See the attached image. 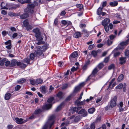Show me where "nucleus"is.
<instances>
[{
	"label": "nucleus",
	"mask_w": 129,
	"mask_h": 129,
	"mask_svg": "<svg viewBox=\"0 0 129 129\" xmlns=\"http://www.w3.org/2000/svg\"><path fill=\"white\" fill-rule=\"evenodd\" d=\"M117 97L114 96L113 99H111L110 102V106L111 108H113L116 106L117 105Z\"/></svg>",
	"instance_id": "nucleus-4"
},
{
	"label": "nucleus",
	"mask_w": 129,
	"mask_h": 129,
	"mask_svg": "<svg viewBox=\"0 0 129 129\" xmlns=\"http://www.w3.org/2000/svg\"><path fill=\"white\" fill-rule=\"evenodd\" d=\"M114 67V65L113 64H111L108 67V69L109 70H111Z\"/></svg>",
	"instance_id": "nucleus-52"
},
{
	"label": "nucleus",
	"mask_w": 129,
	"mask_h": 129,
	"mask_svg": "<svg viewBox=\"0 0 129 129\" xmlns=\"http://www.w3.org/2000/svg\"><path fill=\"white\" fill-rule=\"evenodd\" d=\"M123 84L120 83L116 87V88L117 89H120L123 87Z\"/></svg>",
	"instance_id": "nucleus-34"
},
{
	"label": "nucleus",
	"mask_w": 129,
	"mask_h": 129,
	"mask_svg": "<svg viewBox=\"0 0 129 129\" xmlns=\"http://www.w3.org/2000/svg\"><path fill=\"white\" fill-rule=\"evenodd\" d=\"M4 98L6 100H8V94L7 93L5 94Z\"/></svg>",
	"instance_id": "nucleus-64"
},
{
	"label": "nucleus",
	"mask_w": 129,
	"mask_h": 129,
	"mask_svg": "<svg viewBox=\"0 0 129 129\" xmlns=\"http://www.w3.org/2000/svg\"><path fill=\"white\" fill-rule=\"evenodd\" d=\"M63 93L61 92H59L57 94V96L59 99L62 98L63 96Z\"/></svg>",
	"instance_id": "nucleus-26"
},
{
	"label": "nucleus",
	"mask_w": 129,
	"mask_h": 129,
	"mask_svg": "<svg viewBox=\"0 0 129 129\" xmlns=\"http://www.w3.org/2000/svg\"><path fill=\"white\" fill-rule=\"evenodd\" d=\"M95 46L94 44L90 45L89 46L88 49L89 50H91Z\"/></svg>",
	"instance_id": "nucleus-47"
},
{
	"label": "nucleus",
	"mask_w": 129,
	"mask_h": 129,
	"mask_svg": "<svg viewBox=\"0 0 129 129\" xmlns=\"http://www.w3.org/2000/svg\"><path fill=\"white\" fill-rule=\"evenodd\" d=\"M41 91L43 93H45L47 92V90L45 86L41 87Z\"/></svg>",
	"instance_id": "nucleus-23"
},
{
	"label": "nucleus",
	"mask_w": 129,
	"mask_h": 129,
	"mask_svg": "<svg viewBox=\"0 0 129 129\" xmlns=\"http://www.w3.org/2000/svg\"><path fill=\"white\" fill-rule=\"evenodd\" d=\"M106 4L107 2L106 1L103 2L102 4V6L101 8L103 9V8L106 5Z\"/></svg>",
	"instance_id": "nucleus-43"
},
{
	"label": "nucleus",
	"mask_w": 129,
	"mask_h": 129,
	"mask_svg": "<svg viewBox=\"0 0 129 129\" xmlns=\"http://www.w3.org/2000/svg\"><path fill=\"white\" fill-rule=\"evenodd\" d=\"M104 26V28L106 32H108L109 30V26L108 25H103Z\"/></svg>",
	"instance_id": "nucleus-29"
},
{
	"label": "nucleus",
	"mask_w": 129,
	"mask_h": 129,
	"mask_svg": "<svg viewBox=\"0 0 129 129\" xmlns=\"http://www.w3.org/2000/svg\"><path fill=\"white\" fill-rule=\"evenodd\" d=\"M6 59L4 58L0 60V65L1 66H3L5 62L6 64H5L6 67L8 66V62L6 60Z\"/></svg>",
	"instance_id": "nucleus-10"
},
{
	"label": "nucleus",
	"mask_w": 129,
	"mask_h": 129,
	"mask_svg": "<svg viewBox=\"0 0 129 129\" xmlns=\"http://www.w3.org/2000/svg\"><path fill=\"white\" fill-rule=\"evenodd\" d=\"M109 59V57H107L104 60V61L106 63L107 62Z\"/></svg>",
	"instance_id": "nucleus-59"
},
{
	"label": "nucleus",
	"mask_w": 129,
	"mask_h": 129,
	"mask_svg": "<svg viewBox=\"0 0 129 129\" xmlns=\"http://www.w3.org/2000/svg\"><path fill=\"white\" fill-rule=\"evenodd\" d=\"M33 32L35 33V37L37 38L36 40L38 42L37 43L38 45H40L42 44L43 38L40 34L38 28H37L33 30Z\"/></svg>",
	"instance_id": "nucleus-2"
},
{
	"label": "nucleus",
	"mask_w": 129,
	"mask_h": 129,
	"mask_svg": "<svg viewBox=\"0 0 129 129\" xmlns=\"http://www.w3.org/2000/svg\"><path fill=\"white\" fill-rule=\"evenodd\" d=\"M99 71L96 68H95L93 70L91 74L89 76L86 80V81L91 79H93L94 76Z\"/></svg>",
	"instance_id": "nucleus-5"
},
{
	"label": "nucleus",
	"mask_w": 129,
	"mask_h": 129,
	"mask_svg": "<svg viewBox=\"0 0 129 129\" xmlns=\"http://www.w3.org/2000/svg\"><path fill=\"white\" fill-rule=\"evenodd\" d=\"M58 19L57 18H56L54 20V25H56L58 23Z\"/></svg>",
	"instance_id": "nucleus-54"
},
{
	"label": "nucleus",
	"mask_w": 129,
	"mask_h": 129,
	"mask_svg": "<svg viewBox=\"0 0 129 129\" xmlns=\"http://www.w3.org/2000/svg\"><path fill=\"white\" fill-rule=\"evenodd\" d=\"M46 47L44 46L40 47V46H38L35 49V51L34 54L32 53L30 55V57L31 59H34L36 56H39L42 54L43 56V52L45 50Z\"/></svg>",
	"instance_id": "nucleus-1"
},
{
	"label": "nucleus",
	"mask_w": 129,
	"mask_h": 129,
	"mask_svg": "<svg viewBox=\"0 0 129 129\" xmlns=\"http://www.w3.org/2000/svg\"><path fill=\"white\" fill-rule=\"evenodd\" d=\"M30 59L28 57H27L22 60V62L24 63H26L27 64L29 63Z\"/></svg>",
	"instance_id": "nucleus-24"
},
{
	"label": "nucleus",
	"mask_w": 129,
	"mask_h": 129,
	"mask_svg": "<svg viewBox=\"0 0 129 129\" xmlns=\"http://www.w3.org/2000/svg\"><path fill=\"white\" fill-rule=\"evenodd\" d=\"M109 37L110 40H113L116 37V35H112L110 36Z\"/></svg>",
	"instance_id": "nucleus-42"
},
{
	"label": "nucleus",
	"mask_w": 129,
	"mask_h": 129,
	"mask_svg": "<svg viewBox=\"0 0 129 129\" xmlns=\"http://www.w3.org/2000/svg\"><path fill=\"white\" fill-rule=\"evenodd\" d=\"M9 49H10L11 48V41L10 40H9Z\"/></svg>",
	"instance_id": "nucleus-55"
},
{
	"label": "nucleus",
	"mask_w": 129,
	"mask_h": 129,
	"mask_svg": "<svg viewBox=\"0 0 129 129\" xmlns=\"http://www.w3.org/2000/svg\"><path fill=\"white\" fill-rule=\"evenodd\" d=\"M61 23L64 25H71V22L69 21H66L65 20H63L61 21Z\"/></svg>",
	"instance_id": "nucleus-13"
},
{
	"label": "nucleus",
	"mask_w": 129,
	"mask_h": 129,
	"mask_svg": "<svg viewBox=\"0 0 129 129\" xmlns=\"http://www.w3.org/2000/svg\"><path fill=\"white\" fill-rule=\"evenodd\" d=\"M104 64L103 63H100L98 66V67L99 69H101L104 67Z\"/></svg>",
	"instance_id": "nucleus-38"
},
{
	"label": "nucleus",
	"mask_w": 129,
	"mask_h": 129,
	"mask_svg": "<svg viewBox=\"0 0 129 129\" xmlns=\"http://www.w3.org/2000/svg\"><path fill=\"white\" fill-rule=\"evenodd\" d=\"M54 100V98L53 97H51L49 98L47 102L48 103H51Z\"/></svg>",
	"instance_id": "nucleus-40"
},
{
	"label": "nucleus",
	"mask_w": 129,
	"mask_h": 129,
	"mask_svg": "<svg viewBox=\"0 0 129 129\" xmlns=\"http://www.w3.org/2000/svg\"><path fill=\"white\" fill-rule=\"evenodd\" d=\"M120 61V63L121 64L124 63L126 61V59L125 57H121L119 59Z\"/></svg>",
	"instance_id": "nucleus-15"
},
{
	"label": "nucleus",
	"mask_w": 129,
	"mask_h": 129,
	"mask_svg": "<svg viewBox=\"0 0 129 129\" xmlns=\"http://www.w3.org/2000/svg\"><path fill=\"white\" fill-rule=\"evenodd\" d=\"M34 7V5H28L26 9L27 12L28 13H33Z\"/></svg>",
	"instance_id": "nucleus-8"
},
{
	"label": "nucleus",
	"mask_w": 129,
	"mask_h": 129,
	"mask_svg": "<svg viewBox=\"0 0 129 129\" xmlns=\"http://www.w3.org/2000/svg\"><path fill=\"white\" fill-rule=\"evenodd\" d=\"M22 26L23 27H25L26 29L28 30L32 28V26L29 24L28 20H26L23 22Z\"/></svg>",
	"instance_id": "nucleus-7"
},
{
	"label": "nucleus",
	"mask_w": 129,
	"mask_h": 129,
	"mask_svg": "<svg viewBox=\"0 0 129 129\" xmlns=\"http://www.w3.org/2000/svg\"><path fill=\"white\" fill-rule=\"evenodd\" d=\"M102 98H98L97 100L96 101V103H98L99 102H100L102 100Z\"/></svg>",
	"instance_id": "nucleus-62"
},
{
	"label": "nucleus",
	"mask_w": 129,
	"mask_h": 129,
	"mask_svg": "<svg viewBox=\"0 0 129 129\" xmlns=\"http://www.w3.org/2000/svg\"><path fill=\"white\" fill-rule=\"evenodd\" d=\"M9 15L11 16H18L17 14H15L12 12H10L9 13Z\"/></svg>",
	"instance_id": "nucleus-36"
},
{
	"label": "nucleus",
	"mask_w": 129,
	"mask_h": 129,
	"mask_svg": "<svg viewBox=\"0 0 129 129\" xmlns=\"http://www.w3.org/2000/svg\"><path fill=\"white\" fill-rule=\"evenodd\" d=\"M69 118H68L67 119H66V121H65V125H67L68 124H69Z\"/></svg>",
	"instance_id": "nucleus-50"
},
{
	"label": "nucleus",
	"mask_w": 129,
	"mask_h": 129,
	"mask_svg": "<svg viewBox=\"0 0 129 129\" xmlns=\"http://www.w3.org/2000/svg\"><path fill=\"white\" fill-rule=\"evenodd\" d=\"M120 54V53L119 52H117L114 53V55L115 57H116L118 56Z\"/></svg>",
	"instance_id": "nucleus-61"
},
{
	"label": "nucleus",
	"mask_w": 129,
	"mask_h": 129,
	"mask_svg": "<svg viewBox=\"0 0 129 129\" xmlns=\"http://www.w3.org/2000/svg\"><path fill=\"white\" fill-rule=\"evenodd\" d=\"M115 80V78H113L111 80V82H110L109 85V87H110L111 86V84L112 83H113V82Z\"/></svg>",
	"instance_id": "nucleus-58"
},
{
	"label": "nucleus",
	"mask_w": 129,
	"mask_h": 129,
	"mask_svg": "<svg viewBox=\"0 0 129 129\" xmlns=\"http://www.w3.org/2000/svg\"><path fill=\"white\" fill-rule=\"evenodd\" d=\"M103 9H102L101 7H99L97 10V14L98 15H101L102 11Z\"/></svg>",
	"instance_id": "nucleus-30"
},
{
	"label": "nucleus",
	"mask_w": 129,
	"mask_h": 129,
	"mask_svg": "<svg viewBox=\"0 0 129 129\" xmlns=\"http://www.w3.org/2000/svg\"><path fill=\"white\" fill-rule=\"evenodd\" d=\"M15 120L17 123L19 124L23 123L26 122V121H23V119L21 118H19L18 117L15 118Z\"/></svg>",
	"instance_id": "nucleus-9"
},
{
	"label": "nucleus",
	"mask_w": 129,
	"mask_h": 129,
	"mask_svg": "<svg viewBox=\"0 0 129 129\" xmlns=\"http://www.w3.org/2000/svg\"><path fill=\"white\" fill-rule=\"evenodd\" d=\"M10 29L12 31H16V28L14 27H11Z\"/></svg>",
	"instance_id": "nucleus-60"
},
{
	"label": "nucleus",
	"mask_w": 129,
	"mask_h": 129,
	"mask_svg": "<svg viewBox=\"0 0 129 129\" xmlns=\"http://www.w3.org/2000/svg\"><path fill=\"white\" fill-rule=\"evenodd\" d=\"M110 22V20L108 18H106L102 22V25L103 26L108 25V23Z\"/></svg>",
	"instance_id": "nucleus-12"
},
{
	"label": "nucleus",
	"mask_w": 129,
	"mask_h": 129,
	"mask_svg": "<svg viewBox=\"0 0 129 129\" xmlns=\"http://www.w3.org/2000/svg\"><path fill=\"white\" fill-rule=\"evenodd\" d=\"M118 4V3L117 1H114L110 2V5L112 7H114L116 6Z\"/></svg>",
	"instance_id": "nucleus-22"
},
{
	"label": "nucleus",
	"mask_w": 129,
	"mask_h": 129,
	"mask_svg": "<svg viewBox=\"0 0 129 129\" xmlns=\"http://www.w3.org/2000/svg\"><path fill=\"white\" fill-rule=\"evenodd\" d=\"M17 65L20 66L21 68H24L26 66V65L23 63L19 62L18 63Z\"/></svg>",
	"instance_id": "nucleus-20"
},
{
	"label": "nucleus",
	"mask_w": 129,
	"mask_h": 129,
	"mask_svg": "<svg viewBox=\"0 0 129 129\" xmlns=\"http://www.w3.org/2000/svg\"><path fill=\"white\" fill-rule=\"evenodd\" d=\"M2 34L3 36L4 37L8 34V32L5 31H3L2 32Z\"/></svg>",
	"instance_id": "nucleus-51"
},
{
	"label": "nucleus",
	"mask_w": 129,
	"mask_h": 129,
	"mask_svg": "<svg viewBox=\"0 0 129 129\" xmlns=\"http://www.w3.org/2000/svg\"><path fill=\"white\" fill-rule=\"evenodd\" d=\"M95 111V109L92 108L89 109L88 110V112L90 113H92Z\"/></svg>",
	"instance_id": "nucleus-32"
},
{
	"label": "nucleus",
	"mask_w": 129,
	"mask_h": 129,
	"mask_svg": "<svg viewBox=\"0 0 129 129\" xmlns=\"http://www.w3.org/2000/svg\"><path fill=\"white\" fill-rule=\"evenodd\" d=\"M55 117L54 115H52L50 117L49 121L47 122L45 125L43 126V129H46L48 127H49L50 129L52 126L54 124V122H51V120Z\"/></svg>",
	"instance_id": "nucleus-3"
},
{
	"label": "nucleus",
	"mask_w": 129,
	"mask_h": 129,
	"mask_svg": "<svg viewBox=\"0 0 129 129\" xmlns=\"http://www.w3.org/2000/svg\"><path fill=\"white\" fill-rule=\"evenodd\" d=\"M68 86V84H64L62 86V89H63L66 88Z\"/></svg>",
	"instance_id": "nucleus-56"
},
{
	"label": "nucleus",
	"mask_w": 129,
	"mask_h": 129,
	"mask_svg": "<svg viewBox=\"0 0 129 129\" xmlns=\"http://www.w3.org/2000/svg\"><path fill=\"white\" fill-rule=\"evenodd\" d=\"M30 83L33 85H34L36 84V81L35 82L34 80H30Z\"/></svg>",
	"instance_id": "nucleus-53"
},
{
	"label": "nucleus",
	"mask_w": 129,
	"mask_h": 129,
	"mask_svg": "<svg viewBox=\"0 0 129 129\" xmlns=\"http://www.w3.org/2000/svg\"><path fill=\"white\" fill-rule=\"evenodd\" d=\"M81 36L80 33L79 32H75L74 34V37L75 38H78L79 37Z\"/></svg>",
	"instance_id": "nucleus-17"
},
{
	"label": "nucleus",
	"mask_w": 129,
	"mask_h": 129,
	"mask_svg": "<svg viewBox=\"0 0 129 129\" xmlns=\"http://www.w3.org/2000/svg\"><path fill=\"white\" fill-rule=\"evenodd\" d=\"M128 44L126 40L125 42H123L120 43V45H118V47L114 49V51H116V50H119L120 49H123L124 48L123 46Z\"/></svg>",
	"instance_id": "nucleus-6"
},
{
	"label": "nucleus",
	"mask_w": 129,
	"mask_h": 129,
	"mask_svg": "<svg viewBox=\"0 0 129 129\" xmlns=\"http://www.w3.org/2000/svg\"><path fill=\"white\" fill-rule=\"evenodd\" d=\"M21 87L19 85H17L15 88V89L16 91H17L19 90Z\"/></svg>",
	"instance_id": "nucleus-46"
},
{
	"label": "nucleus",
	"mask_w": 129,
	"mask_h": 129,
	"mask_svg": "<svg viewBox=\"0 0 129 129\" xmlns=\"http://www.w3.org/2000/svg\"><path fill=\"white\" fill-rule=\"evenodd\" d=\"M79 114H81L82 116L83 117L86 116L87 115V112L84 109H82L78 112Z\"/></svg>",
	"instance_id": "nucleus-11"
},
{
	"label": "nucleus",
	"mask_w": 129,
	"mask_h": 129,
	"mask_svg": "<svg viewBox=\"0 0 129 129\" xmlns=\"http://www.w3.org/2000/svg\"><path fill=\"white\" fill-rule=\"evenodd\" d=\"M91 54L94 57L96 56L97 54V52L95 51H93L91 52Z\"/></svg>",
	"instance_id": "nucleus-37"
},
{
	"label": "nucleus",
	"mask_w": 129,
	"mask_h": 129,
	"mask_svg": "<svg viewBox=\"0 0 129 129\" xmlns=\"http://www.w3.org/2000/svg\"><path fill=\"white\" fill-rule=\"evenodd\" d=\"M1 6L2 7L1 9H5L6 7L5 6V3L4 2H2L1 4Z\"/></svg>",
	"instance_id": "nucleus-39"
},
{
	"label": "nucleus",
	"mask_w": 129,
	"mask_h": 129,
	"mask_svg": "<svg viewBox=\"0 0 129 129\" xmlns=\"http://www.w3.org/2000/svg\"><path fill=\"white\" fill-rule=\"evenodd\" d=\"M63 103H61L59 105L56 109V111H58L60 110L62 108V106L63 105Z\"/></svg>",
	"instance_id": "nucleus-33"
},
{
	"label": "nucleus",
	"mask_w": 129,
	"mask_h": 129,
	"mask_svg": "<svg viewBox=\"0 0 129 129\" xmlns=\"http://www.w3.org/2000/svg\"><path fill=\"white\" fill-rule=\"evenodd\" d=\"M41 112V110L40 109H38L35 111L34 113L35 114H37Z\"/></svg>",
	"instance_id": "nucleus-49"
},
{
	"label": "nucleus",
	"mask_w": 129,
	"mask_h": 129,
	"mask_svg": "<svg viewBox=\"0 0 129 129\" xmlns=\"http://www.w3.org/2000/svg\"><path fill=\"white\" fill-rule=\"evenodd\" d=\"M124 53L125 56H128L129 55V50H126Z\"/></svg>",
	"instance_id": "nucleus-44"
},
{
	"label": "nucleus",
	"mask_w": 129,
	"mask_h": 129,
	"mask_svg": "<svg viewBox=\"0 0 129 129\" xmlns=\"http://www.w3.org/2000/svg\"><path fill=\"white\" fill-rule=\"evenodd\" d=\"M52 104L51 103L48 104L46 105L43 106L44 109H48L51 107Z\"/></svg>",
	"instance_id": "nucleus-18"
},
{
	"label": "nucleus",
	"mask_w": 129,
	"mask_h": 129,
	"mask_svg": "<svg viewBox=\"0 0 129 129\" xmlns=\"http://www.w3.org/2000/svg\"><path fill=\"white\" fill-rule=\"evenodd\" d=\"M104 40H105L106 41V44H107V45L109 46L111 45L112 43V42L111 40H109V39H108L107 40H106V39H105Z\"/></svg>",
	"instance_id": "nucleus-31"
},
{
	"label": "nucleus",
	"mask_w": 129,
	"mask_h": 129,
	"mask_svg": "<svg viewBox=\"0 0 129 129\" xmlns=\"http://www.w3.org/2000/svg\"><path fill=\"white\" fill-rule=\"evenodd\" d=\"M43 81L42 79H37L36 81V84H41L42 83Z\"/></svg>",
	"instance_id": "nucleus-25"
},
{
	"label": "nucleus",
	"mask_w": 129,
	"mask_h": 129,
	"mask_svg": "<svg viewBox=\"0 0 129 129\" xmlns=\"http://www.w3.org/2000/svg\"><path fill=\"white\" fill-rule=\"evenodd\" d=\"M85 100H84L83 101L80 102L79 101H77L75 102L76 104L78 105H83L85 104Z\"/></svg>",
	"instance_id": "nucleus-14"
},
{
	"label": "nucleus",
	"mask_w": 129,
	"mask_h": 129,
	"mask_svg": "<svg viewBox=\"0 0 129 129\" xmlns=\"http://www.w3.org/2000/svg\"><path fill=\"white\" fill-rule=\"evenodd\" d=\"M81 108V107H78V108L76 107H75L74 108H73V110L74 111L77 112L78 110L80 109Z\"/></svg>",
	"instance_id": "nucleus-41"
},
{
	"label": "nucleus",
	"mask_w": 129,
	"mask_h": 129,
	"mask_svg": "<svg viewBox=\"0 0 129 129\" xmlns=\"http://www.w3.org/2000/svg\"><path fill=\"white\" fill-rule=\"evenodd\" d=\"M28 14L26 13H25L21 15L20 17L21 18L24 19L28 17Z\"/></svg>",
	"instance_id": "nucleus-16"
},
{
	"label": "nucleus",
	"mask_w": 129,
	"mask_h": 129,
	"mask_svg": "<svg viewBox=\"0 0 129 129\" xmlns=\"http://www.w3.org/2000/svg\"><path fill=\"white\" fill-rule=\"evenodd\" d=\"M106 44V41L105 40H104L102 42V43H100L98 44L97 45V47L98 48H101L104 45Z\"/></svg>",
	"instance_id": "nucleus-19"
},
{
	"label": "nucleus",
	"mask_w": 129,
	"mask_h": 129,
	"mask_svg": "<svg viewBox=\"0 0 129 129\" xmlns=\"http://www.w3.org/2000/svg\"><path fill=\"white\" fill-rule=\"evenodd\" d=\"M80 87L79 86H77L76 87L74 90V92H76L79 90L80 88Z\"/></svg>",
	"instance_id": "nucleus-48"
},
{
	"label": "nucleus",
	"mask_w": 129,
	"mask_h": 129,
	"mask_svg": "<svg viewBox=\"0 0 129 129\" xmlns=\"http://www.w3.org/2000/svg\"><path fill=\"white\" fill-rule=\"evenodd\" d=\"M78 55L77 53V51H74L72 53L71 55L72 57L75 58Z\"/></svg>",
	"instance_id": "nucleus-28"
},
{
	"label": "nucleus",
	"mask_w": 129,
	"mask_h": 129,
	"mask_svg": "<svg viewBox=\"0 0 129 129\" xmlns=\"http://www.w3.org/2000/svg\"><path fill=\"white\" fill-rule=\"evenodd\" d=\"M19 62H18L15 59L12 60L11 61V64L12 66H14L16 64L17 65L18 63Z\"/></svg>",
	"instance_id": "nucleus-21"
},
{
	"label": "nucleus",
	"mask_w": 129,
	"mask_h": 129,
	"mask_svg": "<svg viewBox=\"0 0 129 129\" xmlns=\"http://www.w3.org/2000/svg\"><path fill=\"white\" fill-rule=\"evenodd\" d=\"M124 78V76L122 74H121L118 77V81L120 82L122 81Z\"/></svg>",
	"instance_id": "nucleus-27"
},
{
	"label": "nucleus",
	"mask_w": 129,
	"mask_h": 129,
	"mask_svg": "<svg viewBox=\"0 0 129 129\" xmlns=\"http://www.w3.org/2000/svg\"><path fill=\"white\" fill-rule=\"evenodd\" d=\"M77 67L76 68L75 67H73L71 68V70L72 71L74 72L77 70Z\"/></svg>",
	"instance_id": "nucleus-57"
},
{
	"label": "nucleus",
	"mask_w": 129,
	"mask_h": 129,
	"mask_svg": "<svg viewBox=\"0 0 129 129\" xmlns=\"http://www.w3.org/2000/svg\"><path fill=\"white\" fill-rule=\"evenodd\" d=\"M109 27L110 29H113V25L111 23H110L109 24Z\"/></svg>",
	"instance_id": "nucleus-63"
},
{
	"label": "nucleus",
	"mask_w": 129,
	"mask_h": 129,
	"mask_svg": "<svg viewBox=\"0 0 129 129\" xmlns=\"http://www.w3.org/2000/svg\"><path fill=\"white\" fill-rule=\"evenodd\" d=\"M25 81V80L24 78H21L18 81L19 83H24Z\"/></svg>",
	"instance_id": "nucleus-35"
},
{
	"label": "nucleus",
	"mask_w": 129,
	"mask_h": 129,
	"mask_svg": "<svg viewBox=\"0 0 129 129\" xmlns=\"http://www.w3.org/2000/svg\"><path fill=\"white\" fill-rule=\"evenodd\" d=\"M77 7L79 8L80 9H82L83 8V6L82 4H78L76 6Z\"/></svg>",
	"instance_id": "nucleus-45"
}]
</instances>
